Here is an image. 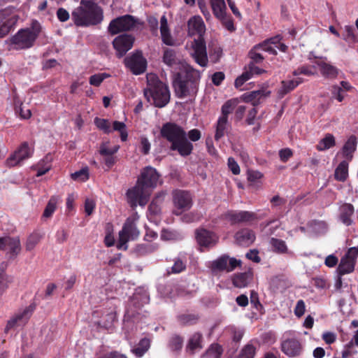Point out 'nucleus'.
Returning a JSON list of instances; mask_svg holds the SVG:
<instances>
[{
	"instance_id": "nucleus-31",
	"label": "nucleus",
	"mask_w": 358,
	"mask_h": 358,
	"mask_svg": "<svg viewBox=\"0 0 358 358\" xmlns=\"http://www.w3.org/2000/svg\"><path fill=\"white\" fill-rule=\"evenodd\" d=\"M145 188L141 185L135 186L131 189H129L127 192L128 202L131 207H136L138 204L139 197L142 194V192Z\"/></svg>"
},
{
	"instance_id": "nucleus-10",
	"label": "nucleus",
	"mask_w": 358,
	"mask_h": 358,
	"mask_svg": "<svg viewBox=\"0 0 358 358\" xmlns=\"http://www.w3.org/2000/svg\"><path fill=\"white\" fill-rule=\"evenodd\" d=\"M172 196L175 215H179L192 208V196L189 191L175 189L172 192Z\"/></svg>"
},
{
	"instance_id": "nucleus-46",
	"label": "nucleus",
	"mask_w": 358,
	"mask_h": 358,
	"mask_svg": "<svg viewBox=\"0 0 358 358\" xmlns=\"http://www.w3.org/2000/svg\"><path fill=\"white\" fill-rule=\"evenodd\" d=\"M169 346L173 351L180 352L183 346V338L178 335H173L169 343Z\"/></svg>"
},
{
	"instance_id": "nucleus-17",
	"label": "nucleus",
	"mask_w": 358,
	"mask_h": 358,
	"mask_svg": "<svg viewBox=\"0 0 358 358\" xmlns=\"http://www.w3.org/2000/svg\"><path fill=\"white\" fill-rule=\"evenodd\" d=\"M281 351L289 357H299L302 354L303 345L300 340L291 338L282 341Z\"/></svg>"
},
{
	"instance_id": "nucleus-60",
	"label": "nucleus",
	"mask_w": 358,
	"mask_h": 358,
	"mask_svg": "<svg viewBox=\"0 0 358 358\" xmlns=\"http://www.w3.org/2000/svg\"><path fill=\"white\" fill-rule=\"evenodd\" d=\"M263 176V173L258 171L248 170L247 172L248 180L251 183L258 182V180L262 179Z\"/></svg>"
},
{
	"instance_id": "nucleus-4",
	"label": "nucleus",
	"mask_w": 358,
	"mask_h": 358,
	"mask_svg": "<svg viewBox=\"0 0 358 358\" xmlns=\"http://www.w3.org/2000/svg\"><path fill=\"white\" fill-rule=\"evenodd\" d=\"M41 30V24L36 20H32L30 28L20 29L6 41L8 50H22L32 48Z\"/></svg>"
},
{
	"instance_id": "nucleus-49",
	"label": "nucleus",
	"mask_w": 358,
	"mask_h": 358,
	"mask_svg": "<svg viewBox=\"0 0 358 358\" xmlns=\"http://www.w3.org/2000/svg\"><path fill=\"white\" fill-rule=\"evenodd\" d=\"M113 129L114 131L120 132L121 141L124 142L127 140L128 133L126 124L122 122L114 121L113 123Z\"/></svg>"
},
{
	"instance_id": "nucleus-54",
	"label": "nucleus",
	"mask_w": 358,
	"mask_h": 358,
	"mask_svg": "<svg viewBox=\"0 0 358 358\" xmlns=\"http://www.w3.org/2000/svg\"><path fill=\"white\" fill-rule=\"evenodd\" d=\"M115 319L116 313L114 311H110L102 317L100 324H101L104 328L109 329L111 327Z\"/></svg>"
},
{
	"instance_id": "nucleus-38",
	"label": "nucleus",
	"mask_w": 358,
	"mask_h": 358,
	"mask_svg": "<svg viewBox=\"0 0 358 358\" xmlns=\"http://www.w3.org/2000/svg\"><path fill=\"white\" fill-rule=\"evenodd\" d=\"M301 79L283 80L281 83V87L279 90V94L281 96H285L287 93L294 90L300 83H301Z\"/></svg>"
},
{
	"instance_id": "nucleus-30",
	"label": "nucleus",
	"mask_w": 358,
	"mask_h": 358,
	"mask_svg": "<svg viewBox=\"0 0 358 358\" xmlns=\"http://www.w3.org/2000/svg\"><path fill=\"white\" fill-rule=\"evenodd\" d=\"M266 96L264 90L252 91L243 94V100L250 102L254 106L260 103L261 100Z\"/></svg>"
},
{
	"instance_id": "nucleus-34",
	"label": "nucleus",
	"mask_w": 358,
	"mask_h": 358,
	"mask_svg": "<svg viewBox=\"0 0 358 358\" xmlns=\"http://www.w3.org/2000/svg\"><path fill=\"white\" fill-rule=\"evenodd\" d=\"M354 213V206L350 203H345L341 207L340 219L343 224L349 226L352 224L351 217Z\"/></svg>"
},
{
	"instance_id": "nucleus-3",
	"label": "nucleus",
	"mask_w": 358,
	"mask_h": 358,
	"mask_svg": "<svg viewBox=\"0 0 358 358\" xmlns=\"http://www.w3.org/2000/svg\"><path fill=\"white\" fill-rule=\"evenodd\" d=\"M201 78L200 71L188 66L174 74L173 87L176 96L179 99L195 97Z\"/></svg>"
},
{
	"instance_id": "nucleus-1",
	"label": "nucleus",
	"mask_w": 358,
	"mask_h": 358,
	"mask_svg": "<svg viewBox=\"0 0 358 358\" xmlns=\"http://www.w3.org/2000/svg\"><path fill=\"white\" fill-rule=\"evenodd\" d=\"M160 136L171 143V150L176 151L181 157H186L194 150V145L190 141H198L201 137V132L198 129H192L187 134L181 126L168 122L162 126Z\"/></svg>"
},
{
	"instance_id": "nucleus-61",
	"label": "nucleus",
	"mask_w": 358,
	"mask_h": 358,
	"mask_svg": "<svg viewBox=\"0 0 358 358\" xmlns=\"http://www.w3.org/2000/svg\"><path fill=\"white\" fill-rule=\"evenodd\" d=\"M151 145L145 136H141L140 139V150L143 155H148L150 150Z\"/></svg>"
},
{
	"instance_id": "nucleus-13",
	"label": "nucleus",
	"mask_w": 358,
	"mask_h": 358,
	"mask_svg": "<svg viewBox=\"0 0 358 358\" xmlns=\"http://www.w3.org/2000/svg\"><path fill=\"white\" fill-rule=\"evenodd\" d=\"M124 64L134 75L142 74L145 71L147 67L146 59L140 51L127 57L124 59Z\"/></svg>"
},
{
	"instance_id": "nucleus-42",
	"label": "nucleus",
	"mask_w": 358,
	"mask_h": 358,
	"mask_svg": "<svg viewBox=\"0 0 358 358\" xmlns=\"http://www.w3.org/2000/svg\"><path fill=\"white\" fill-rule=\"evenodd\" d=\"M158 245L156 243L140 244L136 247V252L139 255H146L157 251Z\"/></svg>"
},
{
	"instance_id": "nucleus-21",
	"label": "nucleus",
	"mask_w": 358,
	"mask_h": 358,
	"mask_svg": "<svg viewBox=\"0 0 358 358\" xmlns=\"http://www.w3.org/2000/svg\"><path fill=\"white\" fill-rule=\"evenodd\" d=\"M262 49L264 51L269 52H275V50L266 41L255 45L248 52V57L250 59L249 63L253 64H261L263 62L264 57L259 52V50Z\"/></svg>"
},
{
	"instance_id": "nucleus-16",
	"label": "nucleus",
	"mask_w": 358,
	"mask_h": 358,
	"mask_svg": "<svg viewBox=\"0 0 358 358\" xmlns=\"http://www.w3.org/2000/svg\"><path fill=\"white\" fill-rule=\"evenodd\" d=\"M159 179V173L155 168L149 166L142 171L141 177L138 179V183L144 188H154L157 185Z\"/></svg>"
},
{
	"instance_id": "nucleus-35",
	"label": "nucleus",
	"mask_w": 358,
	"mask_h": 358,
	"mask_svg": "<svg viewBox=\"0 0 358 358\" xmlns=\"http://www.w3.org/2000/svg\"><path fill=\"white\" fill-rule=\"evenodd\" d=\"M336 145L335 137L331 134H326L324 137L322 138L316 145V149L318 151H324L333 148Z\"/></svg>"
},
{
	"instance_id": "nucleus-57",
	"label": "nucleus",
	"mask_w": 358,
	"mask_h": 358,
	"mask_svg": "<svg viewBox=\"0 0 358 358\" xmlns=\"http://www.w3.org/2000/svg\"><path fill=\"white\" fill-rule=\"evenodd\" d=\"M315 73V69L314 66H302L297 68L294 71L293 75L297 76L299 75L303 74L305 76H313Z\"/></svg>"
},
{
	"instance_id": "nucleus-20",
	"label": "nucleus",
	"mask_w": 358,
	"mask_h": 358,
	"mask_svg": "<svg viewBox=\"0 0 358 358\" xmlns=\"http://www.w3.org/2000/svg\"><path fill=\"white\" fill-rule=\"evenodd\" d=\"M203 348V336L199 331L191 334L187 340L185 351L188 355H193Z\"/></svg>"
},
{
	"instance_id": "nucleus-62",
	"label": "nucleus",
	"mask_w": 358,
	"mask_h": 358,
	"mask_svg": "<svg viewBox=\"0 0 358 358\" xmlns=\"http://www.w3.org/2000/svg\"><path fill=\"white\" fill-rule=\"evenodd\" d=\"M103 157L104 164L107 167V171L110 169L117 162V157L115 155L102 156Z\"/></svg>"
},
{
	"instance_id": "nucleus-45",
	"label": "nucleus",
	"mask_w": 358,
	"mask_h": 358,
	"mask_svg": "<svg viewBox=\"0 0 358 358\" xmlns=\"http://www.w3.org/2000/svg\"><path fill=\"white\" fill-rule=\"evenodd\" d=\"M186 269V262L182 261L180 258H176L173 265L167 269V273L177 274L184 271Z\"/></svg>"
},
{
	"instance_id": "nucleus-50",
	"label": "nucleus",
	"mask_w": 358,
	"mask_h": 358,
	"mask_svg": "<svg viewBox=\"0 0 358 358\" xmlns=\"http://www.w3.org/2000/svg\"><path fill=\"white\" fill-rule=\"evenodd\" d=\"M236 101L233 99L227 101L222 106V115L220 117H225L228 120V115L232 113L236 107Z\"/></svg>"
},
{
	"instance_id": "nucleus-33",
	"label": "nucleus",
	"mask_w": 358,
	"mask_h": 358,
	"mask_svg": "<svg viewBox=\"0 0 358 358\" xmlns=\"http://www.w3.org/2000/svg\"><path fill=\"white\" fill-rule=\"evenodd\" d=\"M200 316L195 313H184L177 317L178 322L181 326H192L199 322Z\"/></svg>"
},
{
	"instance_id": "nucleus-12",
	"label": "nucleus",
	"mask_w": 358,
	"mask_h": 358,
	"mask_svg": "<svg viewBox=\"0 0 358 358\" xmlns=\"http://www.w3.org/2000/svg\"><path fill=\"white\" fill-rule=\"evenodd\" d=\"M224 218L230 222L231 224L240 223H250L263 218L256 213L248 210H228L224 214Z\"/></svg>"
},
{
	"instance_id": "nucleus-63",
	"label": "nucleus",
	"mask_w": 358,
	"mask_h": 358,
	"mask_svg": "<svg viewBox=\"0 0 358 358\" xmlns=\"http://www.w3.org/2000/svg\"><path fill=\"white\" fill-rule=\"evenodd\" d=\"M306 311V305L302 299L297 301L294 308V314L296 317H300L304 315Z\"/></svg>"
},
{
	"instance_id": "nucleus-41",
	"label": "nucleus",
	"mask_w": 358,
	"mask_h": 358,
	"mask_svg": "<svg viewBox=\"0 0 358 358\" xmlns=\"http://www.w3.org/2000/svg\"><path fill=\"white\" fill-rule=\"evenodd\" d=\"M57 198L55 196L50 197L42 215V219L50 218L57 209Z\"/></svg>"
},
{
	"instance_id": "nucleus-15",
	"label": "nucleus",
	"mask_w": 358,
	"mask_h": 358,
	"mask_svg": "<svg viewBox=\"0 0 358 358\" xmlns=\"http://www.w3.org/2000/svg\"><path fill=\"white\" fill-rule=\"evenodd\" d=\"M134 42V38L130 34H121L115 38L113 46L116 51V56L121 58L131 49Z\"/></svg>"
},
{
	"instance_id": "nucleus-6",
	"label": "nucleus",
	"mask_w": 358,
	"mask_h": 358,
	"mask_svg": "<svg viewBox=\"0 0 358 358\" xmlns=\"http://www.w3.org/2000/svg\"><path fill=\"white\" fill-rule=\"evenodd\" d=\"M147 101L155 107L163 108L170 101V92L167 85L154 74L147 76V87L144 89Z\"/></svg>"
},
{
	"instance_id": "nucleus-29",
	"label": "nucleus",
	"mask_w": 358,
	"mask_h": 358,
	"mask_svg": "<svg viewBox=\"0 0 358 358\" xmlns=\"http://www.w3.org/2000/svg\"><path fill=\"white\" fill-rule=\"evenodd\" d=\"M349 162L343 160L334 171V178L339 182H345L348 178Z\"/></svg>"
},
{
	"instance_id": "nucleus-32",
	"label": "nucleus",
	"mask_w": 358,
	"mask_h": 358,
	"mask_svg": "<svg viewBox=\"0 0 358 358\" xmlns=\"http://www.w3.org/2000/svg\"><path fill=\"white\" fill-rule=\"evenodd\" d=\"M8 263L3 262L0 264V296L8 289L11 279L6 274Z\"/></svg>"
},
{
	"instance_id": "nucleus-51",
	"label": "nucleus",
	"mask_w": 358,
	"mask_h": 358,
	"mask_svg": "<svg viewBox=\"0 0 358 358\" xmlns=\"http://www.w3.org/2000/svg\"><path fill=\"white\" fill-rule=\"evenodd\" d=\"M89 169L88 167L83 168L82 169L76 171L71 175V178L73 180L85 182L89 179Z\"/></svg>"
},
{
	"instance_id": "nucleus-48",
	"label": "nucleus",
	"mask_w": 358,
	"mask_h": 358,
	"mask_svg": "<svg viewBox=\"0 0 358 358\" xmlns=\"http://www.w3.org/2000/svg\"><path fill=\"white\" fill-rule=\"evenodd\" d=\"M222 24L229 31L233 32L236 30V27L234 24V20L231 16L226 13L222 14V16L217 17Z\"/></svg>"
},
{
	"instance_id": "nucleus-5",
	"label": "nucleus",
	"mask_w": 358,
	"mask_h": 358,
	"mask_svg": "<svg viewBox=\"0 0 358 358\" xmlns=\"http://www.w3.org/2000/svg\"><path fill=\"white\" fill-rule=\"evenodd\" d=\"M72 19L78 27L96 25L103 20L102 10L92 1L81 0L80 6L72 13Z\"/></svg>"
},
{
	"instance_id": "nucleus-22",
	"label": "nucleus",
	"mask_w": 358,
	"mask_h": 358,
	"mask_svg": "<svg viewBox=\"0 0 358 358\" xmlns=\"http://www.w3.org/2000/svg\"><path fill=\"white\" fill-rule=\"evenodd\" d=\"M315 63L319 67L320 72L324 78L333 80L338 77L340 70L336 66L322 59L316 60Z\"/></svg>"
},
{
	"instance_id": "nucleus-43",
	"label": "nucleus",
	"mask_w": 358,
	"mask_h": 358,
	"mask_svg": "<svg viewBox=\"0 0 358 358\" xmlns=\"http://www.w3.org/2000/svg\"><path fill=\"white\" fill-rule=\"evenodd\" d=\"M270 244L272 246L273 251L276 253L284 254L287 252V247L285 242L281 239L271 238Z\"/></svg>"
},
{
	"instance_id": "nucleus-23",
	"label": "nucleus",
	"mask_w": 358,
	"mask_h": 358,
	"mask_svg": "<svg viewBox=\"0 0 358 358\" xmlns=\"http://www.w3.org/2000/svg\"><path fill=\"white\" fill-rule=\"evenodd\" d=\"M236 243L243 247L250 246L255 240L254 231L250 229H241L235 234Z\"/></svg>"
},
{
	"instance_id": "nucleus-11",
	"label": "nucleus",
	"mask_w": 358,
	"mask_h": 358,
	"mask_svg": "<svg viewBox=\"0 0 358 358\" xmlns=\"http://www.w3.org/2000/svg\"><path fill=\"white\" fill-rule=\"evenodd\" d=\"M34 152V144H29L27 141L22 142L17 149L6 159L7 166L13 167L20 165L22 161L31 157Z\"/></svg>"
},
{
	"instance_id": "nucleus-55",
	"label": "nucleus",
	"mask_w": 358,
	"mask_h": 358,
	"mask_svg": "<svg viewBox=\"0 0 358 358\" xmlns=\"http://www.w3.org/2000/svg\"><path fill=\"white\" fill-rule=\"evenodd\" d=\"M108 77L110 75L106 73H96L90 77L89 83L91 85L99 87Z\"/></svg>"
},
{
	"instance_id": "nucleus-53",
	"label": "nucleus",
	"mask_w": 358,
	"mask_h": 358,
	"mask_svg": "<svg viewBox=\"0 0 358 358\" xmlns=\"http://www.w3.org/2000/svg\"><path fill=\"white\" fill-rule=\"evenodd\" d=\"M108 143H102L100 145L99 152L101 156H106L110 155H115L120 150V145H116L110 148L108 147Z\"/></svg>"
},
{
	"instance_id": "nucleus-58",
	"label": "nucleus",
	"mask_w": 358,
	"mask_h": 358,
	"mask_svg": "<svg viewBox=\"0 0 358 358\" xmlns=\"http://www.w3.org/2000/svg\"><path fill=\"white\" fill-rule=\"evenodd\" d=\"M257 64L249 63L245 67V73H248V76L251 78L255 75H261L266 72L265 70L256 66Z\"/></svg>"
},
{
	"instance_id": "nucleus-18",
	"label": "nucleus",
	"mask_w": 358,
	"mask_h": 358,
	"mask_svg": "<svg viewBox=\"0 0 358 358\" xmlns=\"http://www.w3.org/2000/svg\"><path fill=\"white\" fill-rule=\"evenodd\" d=\"M0 250H8L10 257L17 256L21 250L18 237H0Z\"/></svg>"
},
{
	"instance_id": "nucleus-2",
	"label": "nucleus",
	"mask_w": 358,
	"mask_h": 358,
	"mask_svg": "<svg viewBox=\"0 0 358 358\" xmlns=\"http://www.w3.org/2000/svg\"><path fill=\"white\" fill-rule=\"evenodd\" d=\"M188 34L190 36H196L192 43V57L196 64L201 67H206L208 59L206 50V44L204 39L206 25L201 17L194 15L187 22Z\"/></svg>"
},
{
	"instance_id": "nucleus-64",
	"label": "nucleus",
	"mask_w": 358,
	"mask_h": 358,
	"mask_svg": "<svg viewBox=\"0 0 358 358\" xmlns=\"http://www.w3.org/2000/svg\"><path fill=\"white\" fill-rule=\"evenodd\" d=\"M292 155L293 152L290 148H284L279 151V157L282 162H286Z\"/></svg>"
},
{
	"instance_id": "nucleus-14",
	"label": "nucleus",
	"mask_w": 358,
	"mask_h": 358,
	"mask_svg": "<svg viewBox=\"0 0 358 358\" xmlns=\"http://www.w3.org/2000/svg\"><path fill=\"white\" fill-rule=\"evenodd\" d=\"M34 309L35 305L31 304L23 310L20 311L13 316L7 322L4 330L5 333H8L10 329L16 327L24 326L28 322Z\"/></svg>"
},
{
	"instance_id": "nucleus-40",
	"label": "nucleus",
	"mask_w": 358,
	"mask_h": 358,
	"mask_svg": "<svg viewBox=\"0 0 358 358\" xmlns=\"http://www.w3.org/2000/svg\"><path fill=\"white\" fill-rule=\"evenodd\" d=\"M223 349L222 346L218 343H213L210 345L201 358H220Z\"/></svg>"
},
{
	"instance_id": "nucleus-59",
	"label": "nucleus",
	"mask_w": 358,
	"mask_h": 358,
	"mask_svg": "<svg viewBox=\"0 0 358 358\" xmlns=\"http://www.w3.org/2000/svg\"><path fill=\"white\" fill-rule=\"evenodd\" d=\"M41 236L37 233L31 234L27 238L26 243L27 250H31L38 243Z\"/></svg>"
},
{
	"instance_id": "nucleus-39",
	"label": "nucleus",
	"mask_w": 358,
	"mask_h": 358,
	"mask_svg": "<svg viewBox=\"0 0 358 358\" xmlns=\"http://www.w3.org/2000/svg\"><path fill=\"white\" fill-rule=\"evenodd\" d=\"M213 13L215 17L222 16L227 12V6L224 0H210Z\"/></svg>"
},
{
	"instance_id": "nucleus-27",
	"label": "nucleus",
	"mask_w": 358,
	"mask_h": 358,
	"mask_svg": "<svg viewBox=\"0 0 358 358\" xmlns=\"http://www.w3.org/2000/svg\"><path fill=\"white\" fill-rule=\"evenodd\" d=\"M8 14L5 10H0V38L5 37L11 30L13 22L7 19Z\"/></svg>"
},
{
	"instance_id": "nucleus-19",
	"label": "nucleus",
	"mask_w": 358,
	"mask_h": 358,
	"mask_svg": "<svg viewBox=\"0 0 358 358\" xmlns=\"http://www.w3.org/2000/svg\"><path fill=\"white\" fill-rule=\"evenodd\" d=\"M195 234L196 241L201 247H213L217 242V237L210 231L205 229H198L196 230Z\"/></svg>"
},
{
	"instance_id": "nucleus-26",
	"label": "nucleus",
	"mask_w": 358,
	"mask_h": 358,
	"mask_svg": "<svg viewBox=\"0 0 358 358\" xmlns=\"http://www.w3.org/2000/svg\"><path fill=\"white\" fill-rule=\"evenodd\" d=\"M357 148V138L355 136H351L345 142L343 147V155L346 159V161L350 162L353 158V153Z\"/></svg>"
},
{
	"instance_id": "nucleus-8",
	"label": "nucleus",
	"mask_w": 358,
	"mask_h": 358,
	"mask_svg": "<svg viewBox=\"0 0 358 358\" xmlns=\"http://www.w3.org/2000/svg\"><path fill=\"white\" fill-rule=\"evenodd\" d=\"M138 236L139 231L134 221L130 217L127 218L122 229L119 231L117 248L118 250H127L128 249L127 243L129 240H135Z\"/></svg>"
},
{
	"instance_id": "nucleus-9",
	"label": "nucleus",
	"mask_w": 358,
	"mask_h": 358,
	"mask_svg": "<svg viewBox=\"0 0 358 358\" xmlns=\"http://www.w3.org/2000/svg\"><path fill=\"white\" fill-rule=\"evenodd\" d=\"M242 262L235 257H230L228 255H222L209 264V268L213 273L226 271H233L236 268L241 266Z\"/></svg>"
},
{
	"instance_id": "nucleus-25",
	"label": "nucleus",
	"mask_w": 358,
	"mask_h": 358,
	"mask_svg": "<svg viewBox=\"0 0 358 358\" xmlns=\"http://www.w3.org/2000/svg\"><path fill=\"white\" fill-rule=\"evenodd\" d=\"M356 260L348 252L343 257L338 264L337 271L339 275H343L352 272L355 269Z\"/></svg>"
},
{
	"instance_id": "nucleus-47",
	"label": "nucleus",
	"mask_w": 358,
	"mask_h": 358,
	"mask_svg": "<svg viewBox=\"0 0 358 358\" xmlns=\"http://www.w3.org/2000/svg\"><path fill=\"white\" fill-rule=\"evenodd\" d=\"M256 348L251 343H248L241 350L236 358H254Z\"/></svg>"
},
{
	"instance_id": "nucleus-24",
	"label": "nucleus",
	"mask_w": 358,
	"mask_h": 358,
	"mask_svg": "<svg viewBox=\"0 0 358 358\" xmlns=\"http://www.w3.org/2000/svg\"><path fill=\"white\" fill-rule=\"evenodd\" d=\"M253 280V271L252 269L243 273H235L232 277V284L238 288H244Z\"/></svg>"
},
{
	"instance_id": "nucleus-44",
	"label": "nucleus",
	"mask_w": 358,
	"mask_h": 358,
	"mask_svg": "<svg viewBox=\"0 0 358 358\" xmlns=\"http://www.w3.org/2000/svg\"><path fill=\"white\" fill-rule=\"evenodd\" d=\"M150 348V340L148 338H142L138 345L133 349V352L138 357H142Z\"/></svg>"
},
{
	"instance_id": "nucleus-56",
	"label": "nucleus",
	"mask_w": 358,
	"mask_h": 358,
	"mask_svg": "<svg viewBox=\"0 0 358 358\" xmlns=\"http://www.w3.org/2000/svg\"><path fill=\"white\" fill-rule=\"evenodd\" d=\"M94 124L99 129L103 131L105 134L111 132L110 124L108 120L96 117L94 119Z\"/></svg>"
},
{
	"instance_id": "nucleus-28",
	"label": "nucleus",
	"mask_w": 358,
	"mask_h": 358,
	"mask_svg": "<svg viewBox=\"0 0 358 358\" xmlns=\"http://www.w3.org/2000/svg\"><path fill=\"white\" fill-rule=\"evenodd\" d=\"M160 24H160V32H161V36H162V39L163 43L167 45H173V38L171 37V33H170V31L169 29L167 19L165 15H163L161 17Z\"/></svg>"
},
{
	"instance_id": "nucleus-7",
	"label": "nucleus",
	"mask_w": 358,
	"mask_h": 358,
	"mask_svg": "<svg viewBox=\"0 0 358 358\" xmlns=\"http://www.w3.org/2000/svg\"><path fill=\"white\" fill-rule=\"evenodd\" d=\"M138 23V20L134 16L124 15L112 20L108 27V31L110 35H116L120 32L133 30Z\"/></svg>"
},
{
	"instance_id": "nucleus-52",
	"label": "nucleus",
	"mask_w": 358,
	"mask_h": 358,
	"mask_svg": "<svg viewBox=\"0 0 358 358\" xmlns=\"http://www.w3.org/2000/svg\"><path fill=\"white\" fill-rule=\"evenodd\" d=\"M222 49L219 45H213L209 50V57L210 61L215 64L218 62L222 56Z\"/></svg>"
},
{
	"instance_id": "nucleus-37",
	"label": "nucleus",
	"mask_w": 358,
	"mask_h": 358,
	"mask_svg": "<svg viewBox=\"0 0 358 358\" xmlns=\"http://www.w3.org/2000/svg\"><path fill=\"white\" fill-rule=\"evenodd\" d=\"M163 62L170 67H173L179 64L176 57V51L171 48H166L164 50Z\"/></svg>"
},
{
	"instance_id": "nucleus-36",
	"label": "nucleus",
	"mask_w": 358,
	"mask_h": 358,
	"mask_svg": "<svg viewBox=\"0 0 358 358\" xmlns=\"http://www.w3.org/2000/svg\"><path fill=\"white\" fill-rule=\"evenodd\" d=\"M229 127L228 120H225V117H219L217 124L215 134V140L218 141L222 138L226 134L227 128Z\"/></svg>"
}]
</instances>
